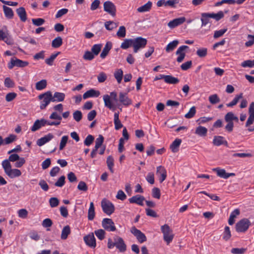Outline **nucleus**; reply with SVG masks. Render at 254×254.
<instances>
[{
    "label": "nucleus",
    "instance_id": "21",
    "mask_svg": "<svg viewBox=\"0 0 254 254\" xmlns=\"http://www.w3.org/2000/svg\"><path fill=\"white\" fill-rule=\"evenodd\" d=\"M103 100L104 102L105 106L110 109L112 111H115L116 109V107L114 106L112 103L111 100L110 99V96L106 94L103 96Z\"/></svg>",
    "mask_w": 254,
    "mask_h": 254
},
{
    "label": "nucleus",
    "instance_id": "60",
    "mask_svg": "<svg viewBox=\"0 0 254 254\" xmlns=\"http://www.w3.org/2000/svg\"><path fill=\"white\" fill-rule=\"evenodd\" d=\"M247 251L246 248H233L231 250V253L233 254H243Z\"/></svg>",
    "mask_w": 254,
    "mask_h": 254
},
{
    "label": "nucleus",
    "instance_id": "43",
    "mask_svg": "<svg viewBox=\"0 0 254 254\" xmlns=\"http://www.w3.org/2000/svg\"><path fill=\"white\" fill-rule=\"evenodd\" d=\"M231 237V234L230 228L228 226H225L223 235V239L225 241H228L230 239Z\"/></svg>",
    "mask_w": 254,
    "mask_h": 254
},
{
    "label": "nucleus",
    "instance_id": "62",
    "mask_svg": "<svg viewBox=\"0 0 254 254\" xmlns=\"http://www.w3.org/2000/svg\"><path fill=\"white\" fill-rule=\"evenodd\" d=\"M4 86L7 88H11L14 86V82L9 77H6L4 81Z\"/></svg>",
    "mask_w": 254,
    "mask_h": 254
},
{
    "label": "nucleus",
    "instance_id": "47",
    "mask_svg": "<svg viewBox=\"0 0 254 254\" xmlns=\"http://www.w3.org/2000/svg\"><path fill=\"white\" fill-rule=\"evenodd\" d=\"M208 99L209 101L212 104H215L217 103H219L220 101V98L218 97V95L216 94L209 96Z\"/></svg>",
    "mask_w": 254,
    "mask_h": 254
},
{
    "label": "nucleus",
    "instance_id": "11",
    "mask_svg": "<svg viewBox=\"0 0 254 254\" xmlns=\"http://www.w3.org/2000/svg\"><path fill=\"white\" fill-rule=\"evenodd\" d=\"M84 241L85 244L91 248H95L96 246V239L93 233H90L89 235L84 237Z\"/></svg>",
    "mask_w": 254,
    "mask_h": 254
},
{
    "label": "nucleus",
    "instance_id": "59",
    "mask_svg": "<svg viewBox=\"0 0 254 254\" xmlns=\"http://www.w3.org/2000/svg\"><path fill=\"white\" fill-rule=\"evenodd\" d=\"M94 137L93 135L89 134L87 136L85 139L84 141V144L85 145L89 146L93 142Z\"/></svg>",
    "mask_w": 254,
    "mask_h": 254
},
{
    "label": "nucleus",
    "instance_id": "57",
    "mask_svg": "<svg viewBox=\"0 0 254 254\" xmlns=\"http://www.w3.org/2000/svg\"><path fill=\"white\" fill-rule=\"evenodd\" d=\"M59 200L58 198L53 197L49 199L50 205L51 207H57L59 204Z\"/></svg>",
    "mask_w": 254,
    "mask_h": 254
},
{
    "label": "nucleus",
    "instance_id": "63",
    "mask_svg": "<svg viewBox=\"0 0 254 254\" xmlns=\"http://www.w3.org/2000/svg\"><path fill=\"white\" fill-rule=\"evenodd\" d=\"M32 22L34 25L39 26L43 25L45 23V21L43 18H38L32 19Z\"/></svg>",
    "mask_w": 254,
    "mask_h": 254
},
{
    "label": "nucleus",
    "instance_id": "10",
    "mask_svg": "<svg viewBox=\"0 0 254 254\" xmlns=\"http://www.w3.org/2000/svg\"><path fill=\"white\" fill-rule=\"evenodd\" d=\"M249 117L246 123V127H248L254 122V102H252L249 108Z\"/></svg>",
    "mask_w": 254,
    "mask_h": 254
},
{
    "label": "nucleus",
    "instance_id": "15",
    "mask_svg": "<svg viewBox=\"0 0 254 254\" xmlns=\"http://www.w3.org/2000/svg\"><path fill=\"white\" fill-rule=\"evenodd\" d=\"M185 21L186 18L185 17H179L170 21L168 23V26L171 28H174L183 24Z\"/></svg>",
    "mask_w": 254,
    "mask_h": 254
},
{
    "label": "nucleus",
    "instance_id": "61",
    "mask_svg": "<svg viewBox=\"0 0 254 254\" xmlns=\"http://www.w3.org/2000/svg\"><path fill=\"white\" fill-rule=\"evenodd\" d=\"M248 39L249 40L245 43V45L247 47H249L254 44V35L249 34L248 35Z\"/></svg>",
    "mask_w": 254,
    "mask_h": 254
},
{
    "label": "nucleus",
    "instance_id": "24",
    "mask_svg": "<svg viewBox=\"0 0 254 254\" xmlns=\"http://www.w3.org/2000/svg\"><path fill=\"white\" fill-rule=\"evenodd\" d=\"M114 122L116 130H119L123 127V125L119 120V112L115 113L114 116Z\"/></svg>",
    "mask_w": 254,
    "mask_h": 254
},
{
    "label": "nucleus",
    "instance_id": "14",
    "mask_svg": "<svg viewBox=\"0 0 254 254\" xmlns=\"http://www.w3.org/2000/svg\"><path fill=\"white\" fill-rule=\"evenodd\" d=\"M212 142L214 145L217 146H219L221 145H224L226 146H228V142L227 140H225L224 137L222 136H214Z\"/></svg>",
    "mask_w": 254,
    "mask_h": 254
},
{
    "label": "nucleus",
    "instance_id": "40",
    "mask_svg": "<svg viewBox=\"0 0 254 254\" xmlns=\"http://www.w3.org/2000/svg\"><path fill=\"white\" fill-rule=\"evenodd\" d=\"M213 171L216 172L218 176L224 179H226L227 173L224 169L216 168H214Z\"/></svg>",
    "mask_w": 254,
    "mask_h": 254
},
{
    "label": "nucleus",
    "instance_id": "58",
    "mask_svg": "<svg viewBox=\"0 0 254 254\" xmlns=\"http://www.w3.org/2000/svg\"><path fill=\"white\" fill-rule=\"evenodd\" d=\"M65 177L64 176H62L60 177L58 181L55 183V185L56 187H62L65 184Z\"/></svg>",
    "mask_w": 254,
    "mask_h": 254
},
{
    "label": "nucleus",
    "instance_id": "39",
    "mask_svg": "<svg viewBox=\"0 0 254 254\" xmlns=\"http://www.w3.org/2000/svg\"><path fill=\"white\" fill-rule=\"evenodd\" d=\"M115 78L117 79L118 83H120L123 76V71L121 69H118L114 72Z\"/></svg>",
    "mask_w": 254,
    "mask_h": 254
},
{
    "label": "nucleus",
    "instance_id": "4",
    "mask_svg": "<svg viewBox=\"0 0 254 254\" xmlns=\"http://www.w3.org/2000/svg\"><path fill=\"white\" fill-rule=\"evenodd\" d=\"M103 211L108 215H111L115 211V206L110 200L104 198L101 202Z\"/></svg>",
    "mask_w": 254,
    "mask_h": 254
},
{
    "label": "nucleus",
    "instance_id": "64",
    "mask_svg": "<svg viewBox=\"0 0 254 254\" xmlns=\"http://www.w3.org/2000/svg\"><path fill=\"white\" fill-rule=\"evenodd\" d=\"M146 181L150 184H154V175L152 172H149L146 177Z\"/></svg>",
    "mask_w": 254,
    "mask_h": 254
},
{
    "label": "nucleus",
    "instance_id": "32",
    "mask_svg": "<svg viewBox=\"0 0 254 254\" xmlns=\"http://www.w3.org/2000/svg\"><path fill=\"white\" fill-rule=\"evenodd\" d=\"M210 18L208 13H202L201 14V27L206 26L209 22Z\"/></svg>",
    "mask_w": 254,
    "mask_h": 254
},
{
    "label": "nucleus",
    "instance_id": "1",
    "mask_svg": "<svg viewBox=\"0 0 254 254\" xmlns=\"http://www.w3.org/2000/svg\"><path fill=\"white\" fill-rule=\"evenodd\" d=\"M114 241L111 238L108 240L107 247L111 249L116 247L120 252H125L127 250V246L122 238L116 236L113 238Z\"/></svg>",
    "mask_w": 254,
    "mask_h": 254
},
{
    "label": "nucleus",
    "instance_id": "34",
    "mask_svg": "<svg viewBox=\"0 0 254 254\" xmlns=\"http://www.w3.org/2000/svg\"><path fill=\"white\" fill-rule=\"evenodd\" d=\"M243 98V93H241L239 95H236L235 98L233 99V100L230 103L226 104V106L228 107H232L235 105H236L238 102H239V100L242 99Z\"/></svg>",
    "mask_w": 254,
    "mask_h": 254
},
{
    "label": "nucleus",
    "instance_id": "37",
    "mask_svg": "<svg viewBox=\"0 0 254 254\" xmlns=\"http://www.w3.org/2000/svg\"><path fill=\"white\" fill-rule=\"evenodd\" d=\"M107 166L112 173H114L113 166L114 165V160L112 156H109L106 161Z\"/></svg>",
    "mask_w": 254,
    "mask_h": 254
},
{
    "label": "nucleus",
    "instance_id": "35",
    "mask_svg": "<svg viewBox=\"0 0 254 254\" xmlns=\"http://www.w3.org/2000/svg\"><path fill=\"white\" fill-rule=\"evenodd\" d=\"M47 85V80L42 79L36 83L35 88L37 90H42L46 87Z\"/></svg>",
    "mask_w": 254,
    "mask_h": 254
},
{
    "label": "nucleus",
    "instance_id": "6",
    "mask_svg": "<svg viewBox=\"0 0 254 254\" xmlns=\"http://www.w3.org/2000/svg\"><path fill=\"white\" fill-rule=\"evenodd\" d=\"M5 173L10 178L16 177V169H12L11 165L8 160H4L1 163Z\"/></svg>",
    "mask_w": 254,
    "mask_h": 254
},
{
    "label": "nucleus",
    "instance_id": "13",
    "mask_svg": "<svg viewBox=\"0 0 254 254\" xmlns=\"http://www.w3.org/2000/svg\"><path fill=\"white\" fill-rule=\"evenodd\" d=\"M145 200L143 196L137 194L128 199V201L130 203H135L140 206H143V202Z\"/></svg>",
    "mask_w": 254,
    "mask_h": 254
},
{
    "label": "nucleus",
    "instance_id": "42",
    "mask_svg": "<svg viewBox=\"0 0 254 254\" xmlns=\"http://www.w3.org/2000/svg\"><path fill=\"white\" fill-rule=\"evenodd\" d=\"M102 45L101 44L94 45L91 49V51L95 56H97L101 49Z\"/></svg>",
    "mask_w": 254,
    "mask_h": 254
},
{
    "label": "nucleus",
    "instance_id": "31",
    "mask_svg": "<svg viewBox=\"0 0 254 254\" xmlns=\"http://www.w3.org/2000/svg\"><path fill=\"white\" fill-rule=\"evenodd\" d=\"M130 46L133 47V39H126L121 44V48L122 49H127Z\"/></svg>",
    "mask_w": 254,
    "mask_h": 254
},
{
    "label": "nucleus",
    "instance_id": "53",
    "mask_svg": "<svg viewBox=\"0 0 254 254\" xmlns=\"http://www.w3.org/2000/svg\"><path fill=\"white\" fill-rule=\"evenodd\" d=\"M73 118L77 122H79L82 118V114L80 111L76 110L73 113Z\"/></svg>",
    "mask_w": 254,
    "mask_h": 254
},
{
    "label": "nucleus",
    "instance_id": "51",
    "mask_svg": "<svg viewBox=\"0 0 254 254\" xmlns=\"http://www.w3.org/2000/svg\"><path fill=\"white\" fill-rule=\"evenodd\" d=\"M104 137L102 135H99L95 141V148L99 149L102 145L104 141Z\"/></svg>",
    "mask_w": 254,
    "mask_h": 254
},
{
    "label": "nucleus",
    "instance_id": "54",
    "mask_svg": "<svg viewBox=\"0 0 254 254\" xmlns=\"http://www.w3.org/2000/svg\"><path fill=\"white\" fill-rule=\"evenodd\" d=\"M174 235L172 233L163 234L164 240L167 243V245L172 241Z\"/></svg>",
    "mask_w": 254,
    "mask_h": 254
},
{
    "label": "nucleus",
    "instance_id": "22",
    "mask_svg": "<svg viewBox=\"0 0 254 254\" xmlns=\"http://www.w3.org/2000/svg\"><path fill=\"white\" fill-rule=\"evenodd\" d=\"M17 14L20 20L22 22H25L27 19V14L25 8L23 7H20L18 8H17Z\"/></svg>",
    "mask_w": 254,
    "mask_h": 254
},
{
    "label": "nucleus",
    "instance_id": "29",
    "mask_svg": "<svg viewBox=\"0 0 254 254\" xmlns=\"http://www.w3.org/2000/svg\"><path fill=\"white\" fill-rule=\"evenodd\" d=\"M208 14L210 18H213L217 21L220 20L224 16V13L222 11H219L217 13H208Z\"/></svg>",
    "mask_w": 254,
    "mask_h": 254
},
{
    "label": "nucleus",
    "instance_id": "8",
    "mask_svg": "<svg viewBox=\"0 0 254 254\" xmlns=\"http://www.w3.org/2000/svg\"><path fill=\"white\" fill-rule=\"evenodd\" d=\"M102 225L105 230L109 232H113L116 230L114 222L110 218H104L102 222Z\"/></svg>",
    "mask_w": 254,
    "mask_h": 254
},
{
    "label": "nucleus",
    "instance_id": "7",
    "mask_svg": "<svg viewBox=\"0 0 254 254\" xmlns=\"http://www.w3.org/2000/svg\"><path fill=\"white\" fill-rule=\"evenodd\" d=\"M130 232L136 237L139 243L141 244L147 241V238L145 234L140 230L137 229L135 227H132L130 229Z\"/></svg>",
    "mask_w": 254,
    "mask_h": 254
},
{
    "label": "nucleus",
    "instance_id": "19",
    "mask_svg": "<svg viewBox=\"0 0 254 254\" xmlns=\"http://www.w3.org/2000/svg\"><path fill=\"white\" fill-rule=\"evenodd\" d=\"M100 94V93L99 91L95 90L93 89H91L83 94V98L84 99H85L89 97H98Z\"/></svg>",
    "mask_w": 254,
    "mask_h": 254
},
{
    "label": "nucleus",
    "instance_id": "33",
    "mask_svg": "<svg viewBox=\"0 0 254 254\" xmlns=\"http://www.w3.org/2000/svg\"><path fill=\"white\" fill-rule=\"evenodd\" d=\"M70 233V228L69 226L66 225L64 227L62 231L61 239L65 240L67 239L68 235Z\"/></svg>",
    "mask_w": 254,
    "mask_h": 254
},
{
    "label": "nucleus",
    "instance_id": "48",
    "mask_svg": "<svg viewBox=\"0 0 254 254\" xmlns=\"http://www.w3.org/2000/svg\"><path fill=\"white\" fill-rule=\"evenodd\" d=\"M196 113V108L192 106L189 110V112L185 115L186 119H191L193 117Z\"/></svg>",
    "mask_w": 254,
    "mask_h": 254
},
{
    "label": "nucleus",
    "instance_id": "38",
    "mask_svg": "<svg viewBox=\"0 0 254 254\" xmlns=\"http://www.w3.org/2000/svg\"><path fill=\"white\" fill-rule=\"evenodd\" d=\"M3 9L6 17L8 18H11L13 16V12L11 8L5 5H3Z\"/></svg>",
    "mask_w": 254,
    "mask_h": 254
},
{
    "label": "nucleus",
    "instance_id": "27",
    "mask_svg": "<svg viewBox=\"0 0 254 254\" xmlns=\"http://www.w3.org/2000/svg\"><path fill=\"white\" fill-rule=\"evenodd\" d=\"M152 4V2H151L150 1H148L146 3H145L143 5L139 7L137 9V10L139 12H144L149 11L151 8Z\"/></svg>",
    "mask_w": 254,
    "mask_h": 254
},
{
    "label": "nucleus",
    "instance_id": "9",
    "mask_svg": "<svg viewBox=\"0 0 254 254\" xmlns=\"http://www.w3.org/2000/svg\"><path fill=\"white\" fill-rule=\"evenodd\" d=\"M104 10L111 15L114 16L116 13V7L110 1H106L104 3Z\"/></svg>",
    "mask_w": 254,
    "mask_h": 254
},
{
    "label": "nucleus",
    "instance_id": "49",
    "mask_svg": "<svg viewBox=\"0 0 254 254\" xmlns=\"http://www.w3.org/2000/svg\"><path fill=\"white\" fill-rule=\"evenodd\" d=\"M105 27L108 30L111 31L117 27L116 24L112 21H107L105 23Z\"/></svg>",
    "mask_w": 254,
    "mask_h": 254
},
{
    "label": "nucleus",
    "instance_id": "20",
    "mask_svg": "<svg viewBox=\"0 0 254 254\" xmlns=\"http://www.w3.org/2000/svg\"><path fill=\"white\" fill-rule=\"evenodd\" d=\"M112 48V43L111 42H107L106 43L101 54L100 57L101 59H104L108 55L109 51Z\"/></svg>",
    "mask_w": 254,
    "mask_h": 254
},
{
    "label": "nucleus",
    "instance_id": "12",
    "mask_svg": "<svg viewBox=\"0 0 254 254\" xmlns=\"http://www.w3.org/2000/svg\"><path fill=\"white\" fill-rule=\"evenodd\" d=\"M156 174L159 177L160 183H162L167 177V172L164 167L159 166L157 167Z\"/></svg>",
    "mask_w": 254,
    "mask_h": 254
},
{
    "label": "nucleus",
    "instance_id": "23",
    "mask_svg": "<svg viewBox=\"0 0 254 254\" xmlns=\"http://www.w3.org/2000/svg\"><path fill=\"white\" fill-rule=\"evenodd\" d=\"M182 140L179 138H176L170 145V148L174 153L177 152L179 151V148L181 144Z\"/></svg>",
    "mask_w": 254,
    "mask_h": 254
},
{
    "label": "nucleus",
    "instance_id": "45",
    "mask_svg": "<svg viewBox=\"0 0 254 254\" xmlns=\"http://www.w3.org/2000/svg\"><path fill=\"white\" fill-rule=\"evenodd\" d=\"M207 54V49L206 48H202L198 49L196 51V55L200 58H204Z\"/></svg>",
    "mask_w": 254,
    "mask_h": 254
},
{
    "label": "nucleus",
    "instance_id": "56",
    "mask_svg": "<svg viewBox=\"0 0 254 254\" xmlns=\"http://www.w3.org/2000/svg\"><path fill=\"white\" fill-rule=\"evenodd\" d=\"M227 31V28L222 29L214 32L213 37L214 39L221 37Z\"/></svg>",
    "mask_w": 254,
    "mask_h": 254
},
{
    "label": "nucleus",
    "instance_id": "25",
    "mask_svg": "<svg viewBox=\"0 0 254 254\" xmlns=\"http://www.w3.org/2000/svg\"><path fill=\"white\" fill-rule=\"evenodd\" d=\"M164 81L168 84H176L179 82V79L170 75H165Z\"/></svg>",
    "mask_w": 254,
    "mask_h": 254
},
{
    "label": "nucleus",
    "instance_id": "28",
    "mask_svg": "<svg viewBox=\"0 0 254 254\" xmlns=\"http://www.w3.org/2000/svg\"><path fill=\"white\" fill-rule=\"evenodd\" d=\"M207 129L204 127L202 126H198L196 127L195 133L197 134L200 136H205L207 135Z\"/></svg>",
    "mask_w": 254,
    "mask_h": 254
},
{
    "label": "nucleus",
    "instance_id": "46",
    "mask_svg": "<svg viewBox=\"0 0 254 254\" xmlns=\"http://www.w3.org/2000/svg\"><path fill=\"white\" fill-rule=\"evenodd\" d=\"M94 233L96 237L100 240H102L105 238V232L103 229H98L95 231Z\"/></svg>",
    "mask_w": 254,
    "mask_h": 254
},
{
    "label": "nucleus",
    "instance_id": "26",
    "mask_svg": "<svg viewBox=\"0 0 254 254\" xmlns=\"http://www.w3.org/2000/svg\"><path fill=\"white\" fill-rule=\"evenodd\" d=\"M179 41L177 40H174L169 43L165 48L166 52L169 53L174 50V49L177 47Z\"/></svg>",
    "mask_w": 254,
    "mask_h": 254
},
{
    "label": "nucleus",
    "instance_id": "36",
    "mask_svg": "<svg viewBox=\"0 0 254 254\" xmlns=\"http://www.w3.org/2000/svg\"><path fill=\"white\" fill-rule=\"evenodd\" d=\"M63 44L62 38L59 36L55 38L52 42V46L54 48H59Z\"/></svg>",
    "mask_w": 254,
    "mask_h": 254
},
{
    "label": "nucleus",
    "instance_id": "2",
    "mask_svg": "<svg viewBox=\"0 0 254 254\" xmlns=\"http://www.w3.org/2000/svg\"><path fill=\"white\" fill-rule=\"evenodd\" d=\"M51 91H48L44 93L40 94L38 96L39 100H41L40 102V108L43 110L46 109L47 106L52 102Z\"/></svg>",
    "mask_w": 254,
    "mask_h": 254
},
{
    "label": "nucleus",
    "instance_id": "18",
    "mask_svg": "<svg viewBox=\"0 0 254 254\" xmlns=\"http://www.w3.org/2000/svg\"><path fill=\"white\" fill-rule=\"evenodd\" d=\"M53 137L54 135L52 133H49L44 137L38 139L37 144L39 146H41L51 140Z\"/></svg>",
    "mask_w": 254,
    "mask_h": 254
},
{
    "label": "nucleus",
    "instance_id": "5",
    "mask_svg": "<svg viewBox=\"0 0 254 254\" xmlns=\"http://www.w3.org/2000/svg\"><path fill=\"white\" fill-rule=\"evenodd\" d=\"M147 43L146 39L141 37H138L133 39V52L137 53L140 49L145 47Z\"/></svg>",
    "mask_w": 254,
    "mask_h": 254
},
{
    "label": "nucleus",
    "instance_id": "17",
    "mask_svg": "<svg viewBox=\"0 0 254 254\" xmlns=\"http://www.w3.org/2000/svg\"><path fill=\"white\" fill-rule=\"evenodd\" d=\"M65 94L64 93L61 92H56L54 94V95H52V93H51V98H52V102H62L64 100L65 98Z\"/></svg>",
    "mask_w": 254,
    "mask_h": 254
},
{
    "label": "nucleus",
    "instance_id": "3",
    "mask_svg": "<svg viewBox=\"0 0 254 254\" xmlns=\"http://www.w3.org/2000/svg\"><path fill=\"white\" fill-rule=\"evenodd\" d=\"M251 225V221L247 218H243L238 221L236 225V231L238 233H245Z\"/></svg>",
    "mask_w": 254,
    "mask_h": 254
},
{
    "label": "nucleus",
    "instance_id": "30",
    "mask_svg": "<svg viewBox=\"0 0 254 254\" xmlns=\"http://www.w3.org/2000/svg\"><path fill=\"white\" fill-rule=\"evenodd\" d=\"M95 208L93 202L90 203V206L88 211V219L89 220H92L95 217Z\"/></svg>",
    "mask_w": 254,
    "mask_h": 254
},
{
    "label": "nucleus",
    "instance_id": "55",
    "mask_svg": "<svg viewBox=\"0 0 254 254\" xmlns=\"http://www.w3.org/2000/svg\"><path fill=\"white\" fill-rule=\"evenodd\" d=\"M68 138V137L67 135H64L62 137L59 147L60 150H62L65 146Z\"/></svg>",
    "mask_w": 254,
    "mask_h": 254
},
{
    "label": "nucleus",
    "instance_id": "44",
    "mask_svg": "<svg viewBox=\"0 0 254 254\" xmlns=\"http://www.w3.org/2000/svg\"><path fill=\"white\" fill-rule=\"evenodd\" d=\"M117 35L119 38H124L126 35V29L124 26H121L119 27L117 32Z\"/></svg>",
    "mask_w": 254,
    "mask_h": 254
},
{
    "label": "nucleus",
    "instance_id": "41",
    "mask_svg": "<svg viewBox=\"0 0 254 254\" xmlns=\"http://www.w3.org/2000/svg\"><path fill=\"white\" fill-rule=\"evenodd\" d=\"M60 52H58L51 55L49 58L45 60V63L49 65H52L55 59L59 55Z\"/></svg>",
    "mask_w": 254,
    "mask_h": 254
},
{
    "label": "nucleus",
    "instance_id": "16",
    "mask_svg": "<svg viewBox=\"0 0 254 254\" xmlns=\"http://www.w3.org/2000/svg\"><path fill=\"white\" fill-rule=\"evenodd\" d=\"M119 101L126 106H128L132 103L131 100L127 96V94L123 92L119 94Z\"/></svg>",
    "mask_w": 254,
    "mask_h": 254
},
{
    "label": "nucleus",
    "instance_id": "50",
    "mask_svg": "<svg viewBox=\"0 0 254 254\" xmlns=\"http://www.w3.org/2000/svg\"><path fill=\"white\" fill-rule=\"evenodd\" d=\"M95 55L91 51H86L85 52L83 58L85 60L91 61L94 58Z\"/></svg>",
    "mask_w": 254,
    "mask_h": 254
},
{
    "label": "nucleus",
    "instance_id": "52",
    "mask_svg": "<svg viewBox=\"0 0 254 254\" xmlns=\"http://www.w3.org/2000/svg\"><path fill=\"white\" fill-rule=\"evenodd\" d=\"M241 66L243 67H253L254 66V59L253 60H246L241 63Z\"/></svg>",
    "mask_w": 254,
    "mask_h": 254
}]
</instances>
